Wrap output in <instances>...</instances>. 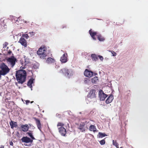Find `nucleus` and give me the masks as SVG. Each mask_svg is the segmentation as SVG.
<instances>
[{
  "instance_id": "nucleus-1",
  "label": "nucleus",
  "mask_w": 148,
  "mask_h": 148,
  "mask_svg": "<svg viewBox=\"0 0 148 148\" xmlns=\"http://www.w3.org/2000/svg\"><path fill=\"white\" fill-rule=\"evenodd\" d=\"M26 72L25 70H19L16 71V77L18 83L22 84L26 80Z\"/></svg>"
},
{
  "instance_id": "nucleus-2",
  "label": "nucleus",
  "mask_w": 148,
  "mask_h": 148,
  "mask_svg": "<svg viewBox=\"0 0 148 148\" xmlns=\"http://www.w3.org/2000/svg\"><path fill=\"white\" fill-rule=\"evenodd\" d=\"M0 79H1V76H4L8 73L10 71V69L4 62H2L0 64Z\"/></svg>"
},
{
  "instance_id": "nucleus-3",
  "label": "nucleus",
  "mask_w": 148,
  "mask_h": 148,
  "mask_svg": "<svg viewBox=\"0 0 148 148\" xmlns=\"http://www.w3.org/2000/svg\"><path fill=\"white\" fill-rule=\"evenodd\" d=\"M46 48L45 47H40L37 53L38 55H40V58L41 59H44L47 56Z\"/></svg>"
},
{
  "instance_id": "nucleus-4",
  "label": "nucleus",
  "mask_w": 148,
  "mask_h": 148,
  "mask_svg": "<svg viewBox=\"0 0 148 148\" xmlns=\"http://www.w3.org/2000/svg\"><path fill=\"white\" fill-rule=\"evenodd\" d=\"M64 124L61 123H58L57 125L58 127L59 132L61 136H65L67 133L66 129L63 127Z\"/></svg>"
},
{
  "instance_id": "nucleus-5",
  "label": "nucleus",
  "mask_w": 148,
  "mask_h": 148,
  "mask_svg": "<svg viewBox=\"0 0 148 148\" xmlns=\"http://www.w3.org/2000/svg\"><path fill=\"white\" fill-rule=\"evenodd\" d=\"M89 32L90 35L93 40H96L95 36L97 35V38L98 40L100 41H103L105 40L104 38L100 34H97L96 32H94L92 31V29H90L89 31Z\"/></svg>"
},
{
  "instance_id": "nucleus-6",
  "label": "nucleus",
  "mask_w": 148,
  "mask_h": 148,
  "mask_svg": "<svg viewBox=\"0 0 148 148\" xmlns=\"http://www.w3.org/2000/svg\"><path fill=\"white\" fill-rule=\"evenodd\" d=\"M6 60L8 64L10 65L12 68H13L16 62L17 61V59L13 56L8 58L6 59Z\"/></svg>"
},
{
  "instance_id": "nucleus-7",
  "label": "nucleus",
  "mask_w": 148,
  "mask_h": 148,
  "mask_svg": "<svg viewBox=\"0 0 148 148\" xmlns=\"http://www.w3.org/2000/svg\"><path fill=\"white\" fill-rule=\"evenodd\" d=\"M88 123V122L87 123V121L81 123L79 125L78 129L82 132H85L86 128H88V127H87V124Z\"/></svg>"
},
{
  "instance_id": "nucleus-8",
  "label": "nucleus",
  "mask_w": 148,
  "mask_h": 148,
  "mask_svg": "<svg viewBox=\"0 0 148 148\" xmlns=\"http://www.w3.org/2000/svg\"><path fill=\"white\" fill-rule=\"evenodd\" d=\"M63 73V74L66 76L68 77L72 75V71L71 70H69L66 68H64L61 70Z\"/></svg>"
},
{
  "instance_id": "nucleus-9",
  "label": "nucleus",
  "mask_w": 148,
  "mask_h": 148,
  "mask_svg": "<svg viewBox=\"0 0 148 148\" xmlns=\"http://www.w3.org/2000/svg\"><path fill=\"white\" fill-rule=\"evenodd\" d=\"M12 21L13 22H14L16 24L18 25L22 23L23 21L22 19H21L20 17H19L18 18L17 17L14 16H12Z\"/></svg>"
},
{
  "instance_id": "nucleus-10",
  "label": "nucleus",
  "mask_w": 148,
  "mask_h": 148,
  "mask_svg": "<svg viewBox=\"0 0 148 148\" xmlns=\"http://www.w3.org/2000/svg\"><path fill=\"white\" fill-rule=\"evenodd\" d=\"M99 94L100 100L101 101L105 100V98L108 96V95L105 94L101 90L99 91Z\"/></svg>"
},
{
  "instance_id": "nucleus-11",
  "label": "nucleus",
  "mask_w": 148,
  "mask_h": 148,
  "mask_svg": "<svg viewBox=\"0 0 148 148\" xmlns=\"http://www.w3.org/2000/svg\"><path fill=\"white\" fill-rule=\"evenodd\" d=\"M21 140L22 142H24L26 143H32L33 142L32 140L27 136H23Z\"/></svg>"
},
{
  "instance_id": "nucleus-12",
  "label": "nucleus",
  "mask_w": 148,
  "mask_h": 148,
  "mask_svg": "<svg viewBox=\"0 0 148 148\" xmlns=\"http://www.w3.org/2000/svg\"><path fill=\"white\" fill-rule=\"evenodd\" d=\"M95 90L94 89H92L90 91L89 93L88 94L87 97L88 98L92 99L95 97Z\"/></svg>"
},
{
  "instance_id": "nucleus-13",
  "label": "nucleus",
  "mask_w": 148,
  "mask_h": 148,
  "mask_svg": "<svg viewBox=\"0 0 148 148\" xmlns=\"http://www.w3.org/2000/svg\"><path fill=\"white\" fill-rule=\"evenodd\" d=\"M84 74L86 77H90L93 75V73L92 71L86 69L84 72Z\"/></svg>"
},
{
  "instance_id": "nucleus-14",
  "label": "nucleus",
  "mask_w": 148,
  "mask_h": 148,
  "mask_svg": "<svg viewBox=\"0 0 148 148\" xmlns=\"http://www.w3.org/2000/svg\"><path fill=\"white\" fill-rule=\"evenodd\" d=\"M67 53H64L61 56L60 58V61L62 62L65 63L67 61Z\"/></svg>"
},
{
  "instance_id": "nucleus-15",
  "label": "nucleus",
  "mask_w": 148,
  "mask_h": 148,
  "mask_svg": "<svg viewBox=\"0 0 148 148\" xmlns=\"http://www.w3.org/2000/svg\"><path fill=\"white\" fill-rule=\"evenodd\" d=\"M18 42L24 47H25L27 46L26 41L24 38L21 37L20 39Z\"/></svg>"
},
{
  "instance_id": "nucleus-16",
  "label": "nucleus",
  "mask_w": 148,
  "mask_h": 148,
  "mask_svg": "<svg viewBox=\"0 0 148 148\" xmlns=\"http://www.w3.org/2000/svg\"><path fill=\"white\" fill-rule=\"evenodd\" d=\"M36 121V123L37 125L38 128L41 131V124L40 123V120L38 119H36V118H34Z\"/></svg>"
},
{
  "instance_id": "nucleus-17",
  "label": "nucleus",
  "mask_w": 148,
  "mask_h": 148,
  "mask_svg": "<svg viewBox=\"0 0 148 148\" xmlns=\"http://www.w3.org/2000/svg\"><path fill=\"white\" fill-rule=\"evenodd\" d=\"M114 99L113 95H110L109 97L107 98L106 100V103H110Z\"/></svg>"
},
{
  "instance_id": "nucleus-18",
  "label": "nucleus",
  "mask_w": 148,
  "mask_h": 148,
  "mask_svg": "<svg viewBox=\"0 0 148 148\" xmlns=\"http://www.w3.org/2000/svg\"><path fill=\"white\" fill-rule=\"evenodd\" d=\"M34 79L32 78L30 79L27 82V85L29 88H31V90H32V84L33 83V81Z\"/></svg>"
},
{
  "instance_id": "nucleus-19",
  "label": "nucleus",
  "mask_w": 148,
  "mask_h": 148,
  "mask_svg": "<svg viewBox=\"0 0 148 148\" xmlns=\"http://www.w3.org/2000/svg\"><path fill=\"white\" fill-rule=\"evenodd\" d=\"M21 128L23 131V132H27L28 130L29 126L27 124L22 125L21 126Z\"/></svg>"
},
{
  "instance_id": "nucleus-20",
  "label": "nucleus",
  "mask_w": 148,
  "mask_h": 148,
  "mask_svg": "<svg viewBox=\"0 0 148 148\" xmlns=\"http://www.w3.org/2000/svg\"><path fill=\"white\" fill-rule=\"evenodd\" d=\"M46 62L49 64L54 63L55 62V60L49 57L46 60Z\"/></svg>"
},
{
  "instance_id": "nucleus-21",
  "label": "nucleus",
  "mask_w": 148,
  "mask_h": 148,
  "mask_svg": "<svg viewBox=\"0 0 148 148\" xmlns=\"http://www.w3.org/2000/svg\"><path fill=\"white\" fill-rule=\"evenodd\" d=\"M10 125L11 128H13L14 127H16L17 126V123L12 121L10 122Z\"/></svg>"
},
{
  "instance_id": "nucleus-22",
  "label": "nucleus",
  "mask_w": 148,
  "mask_h": 148,
  "mask_svg": "<svg viewBox=\"0 0 148 148\" xmlns=\"http://www.w3.org/2000/svg\"><path fill=\"white\" fill-rule=\"evenodd\" d=\"M89 129L90 131H93L94 132L96 131V130L95 126L93 125H91Z\"/></svg>"
},
{
  "instance_id": "nucleus-23",
  "label": "nucleus",
  "mask_w": 148,
  "mask_h": 148,
  "mask_svg": "<svg viewBox=\"0 0 148 148\" xmlns=\"http://www.w3.org/2000/svg\"><path fill=\"white\" fill-rule=\"evenodd\" d=\"M91 57L94 60L96 61L98 59L97 56L95 54H92L91 55Z\"/></svg>"
},
{
  "instance_id": "nucleus-24",
  "label": "nucleus",
  "mask_w": 148,
  "mask_h": 148,
  "mask_svg": "<svg viewBox=\"0 0 148 148\" xmlns=\"http://www.w3.org/2000/svg\"><path fill=\"white\" fill-rule=\"evenodd\" d=\"M107 136V135H106L104 133H102L100 132H99V138H103L104 137Z\"/></svg>"
},
{
  "instance_id": "nucleus-25",
  "label": "nucleus",
  "mask_w": 148,
  "mask_h": 148,
  "mask_svg": "<svg viewBox=\"0 0 148 148\" xmlns=\"http://www.w3.org/2000/svg\"><path fill=\"white\" fill-rule=\"evenodd\" d=\"M98 80V77H95L92 79H91V81L92 83H96V82Z\"/></svg>"
},
{
  "instance_id": "nucleus-26",
  "label": "nucleus",
  "mask_w": 148,
  "mask_h": 148,
  "mask_svg": "<svg viewBox=\"0 0 148 148\" xmlns=\"http://www.w3.org/2000/svg\"><path fill=\"white\" fill-rule=\"evenodd\" d=\"M27 134L31 138V139L32 140L35 139V138L33 136L31 132H28L27 133Z\"/></svg>"
},
{
  "instance_id": "nucleus-27",
  "label": "nucleus",
  "mask_w": 148,
  "mask_h": 148,
  "mask_svg": "<svg viewBox=\"0 0 148 148\" xmlns=\"http://www.w3.org/2000/svg\"><path fill=\"white\" fill-rule=\"evenodd\" d=\"M113 145L115 146L117 148H119V144L116 141L113 140Z\"/></svg>"
},
{
  "instance_id": "nucleus-28",
  "label": "nucleus",
  "mask_w": 148,
  "mask_h": 148,
  "mask_svg": "<svg viewBox=\"0 0 148 148\" xmlns=\"http://www.w3.org/2000/svg\"><path fill=\"white\" fill-rule=\"evenodd\" d=\"M90 81V80L89 78H85L84 80V82L86 84H88V83Z\"/></svg>"
},
{
  "instance_id": "nucleus-29",
  "label": "nucleus",
  "mask_w": 148,
  "mask_h": 148,
  "mask_svg": "<svg viewBox=\"0 0 148 148\" xmlns=\"http://www.w3.org/2000/svg\"><path fill=\"white\" fill-rule=\"evenodd\" d=\"M109 51L112 54V56H115L116 55V53L114 51Z\"/></svg>"
},
{
  "instance_id": "nucleus-30",
  "label": "nucleus",
  "mask_w": 148,
  "mask_h": 148,
  "mask_svg": "<svg viewBox=\"0 0 148 148\" xmlns=\"http://www.w3.org/2000/svg\"><path fill=\"white\" fill-rule=\"evenodd\" d=\"M22 36L24 38H26V39H28L29 38V36L27 34H23Z\"/></svg>"
},
{
  "instance_id": "nucleus-31",
  "label": "nucleus",
  "mask_w": 148,
  "mask_h": 148,
  "mask_svg": "<svg viewBox=\"0 0 148 148\" xmlns=\"http://www.w3.org/2000/svg\"><path fill=\"white\" fill-rule=\"evenodd\" d=\"M105 141L104 140H102L100 141V143L101 145H103L105 144Z\"/></svg>"
},
{
  "instance_id": "nucleus-32",
  "label": "nucleus",
  "mask_w": 148,
  "mask_h": 148,
  "mask_svg": "<svg viewBox=\"0 0 148 148\" xmlns=\"http://www.w3.org/2000/svg\"><path fill=\"white\" fill-rule=\"evenodd\" d=\"M33 68L35 69H37L38 68V65L34 64L33 66Z\"/></svg>"
},
{
  "instance_id": "nucleus-33",
  "label": "nucleus",
  "mask_w": 148,
  "mask_h": 148,
  "mask_svg": "<svg viewBox=\"0 0 148 148\" xmlns=\"http://www.w3.org/2000/svg\"><path fill=\"white\" fill-rule=\"evenodd\" d=\"M98 57L99 58L100 60H101V61H102L103 59V57L102 56H101L100 55L98 56Z\"/></svg>"
},
{
  "instance_id": "nucleus-34",
  "label": "nucleus",
  "mask_w": 148,
  "mask_h": 148,
  "mask_svg": "<svg viewBox=\"0 0 148 148\" xmlns=\"http://www.w3.org/2000/svg\"><path fill=\"white\" fill-rule=\"evenodd\" d=\"M5 26H6V25H5L4 23H3L1 25V26L0 27L1 28H2L3 27H4V28H5Z\"/></svg>"
},
{
  "instance_id": "nucleus-35",
  "label": "nucleus",
  "mask_w": 148,
  "mask_h": 148,
  "mask_svg": "<svg viewBox=\"0 0 148 148\" xmlns=\"http://www.w3.org/2000/svg\"><path fill=\"white\" fill-rule=\"evenodd\" d=\"M26 102V105H28V103L30 102V101L29 100H27L25 101Z\"/></svg>"
},
{
  "instance_id": "nucleus-36",
  "label": "nucleus",
  "mask_w": 148,
  "mask_h": 148,
  "mask_svg": "<svg viewBox=\"0 0 148 148\" xmlns=\"http://www.w3.org/2000/svg\"><path fill=\"white\" fill-rule=\"evenodd\" d=\"M10 145H13V143L11 141L10 143Z\"/></svg>"
},
{
  "instance_id": "nucleus-37",
  "label": "nucleus",
  "mask_w": 148,
  "mask_h": 148,
  "mask_svg": "<svg viewBox=\"0 0 148 148\" xmlns=\"http://www.w3.org/2000/svg\"><path fill=\"white\" fill-rule=\"evenodd\" d=\"M12 53V51H10L9 52H8V53L9 54H10Z\"/></svg>"
},
{
  "instance_id": "nucleus-38",
  "label": "nucleus",
  "mask_w": 148,
  "mask_h": 148,
  "mask_svg": "<svg viewBox=\"0 0 148 148\" xmlns=\"http://www.w3.org/2000/svg\"><path fill=\"white\" fill-rule=\"evenodd\" d=\"M21 68H22V69H24V68H25L24 67H20V69H21Z\"/></svg>"
},
{
  "instance_id": "nucleus-39",
  "label": "nucleus",
  "mask_w": 148,
  "mask_h": 148,
  "mask_svg": "<svg viewBox=\"0 0 148 148\" xmlns=\"http://www.w3.org/2000/svg\"><path fill=\"white\" fill-rule=\"evenodd\" d=\"M30 34H32V35H33V34H33V32H30Z\"/></svg>"
},
{
  "instance_id": "nucleus-40",
  "label": "nucleus",
  "mask_w": 148,
  "mask_h": 148,
  "mask_svg": "<svg viewBox=\"0 0 148 148\" xmlns=\"http://www.w3.org/2000/svg\"><path fill=\"white\" fill-rule=\"evenodd\" d=\"M30 34H32V35H33V34H33V32H30Z\"/></svg>"
},
{
  "instance_id": "nucleus-41",
  "label": "nucleus",
  "mask_w": 148,
  "mask_h": 148,
  "mask_svg": "<svg viewBox=\"0 0 148 148\" xmlns=\"http://www.w3.org/2000/svg\"><path fill=\"white\" fill-rule=\"evenodd\" d=\"M4 147L3 146L1 147L0 148H4Z\"/></svg>"
},
{
  "instance_id": "nucleus-42",
  "label": "nucleus",
  "mask_w": 148,
  "mask_h": 148,
  "mask_svg": "<svg viewBox=\"0 0 148 148\" xmlns=\"http://www.w3.org/2000/svg\"><path fill=\"white\" fill-rule=\"evenodd\" d=\"M15 84L16 85H17V83L16 82Z\"/></svg>"
},
{
  "instance_id": "nucleus-43",
  "label": "nucleus",
  "mask_w": 148,
  "mask_h": 148,
  "mask_svg": "<svg viewBox=\"0 0 148 148\" xmlns=\"http://www.w3.org/2000/svg\"><path fill=\"white\" fill-rule=\"evenodd\" d=\"M34 102V101H32L31 102V103H33Z\"/></svg>"
}]
</instances>
